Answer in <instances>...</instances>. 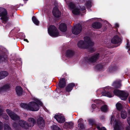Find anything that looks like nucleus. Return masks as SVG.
Returning <instances> with one entry per match:
<instances>
[{"instance_id": "8", "label": "nucleus", "mask_w": 130, "mask_h": 130, "mask_svg": "<svg viewBox=\"0 0 130 130\" xmlns=\"http://www.w3.org/2000/svg\"><path fill=\"white\" fill-rule=\"evenodd\" d=\"M115 117L114 116H113L111 118V123H115L114 126V129L115 130H121L120 127V122L119 121L115 120Z\"/></svg>"}, {"instance_id": "40", "label": "nucleus", "mask_w": 130, "mask_h": 130, "mask_svg": "<svg viewBox=\"0 0 130 130\" xmlns=\"http://www.w3.org/2000/svg\"><path fill=\"white\" fill-rule=\"evenodd\" d=\"M52 130H61L56 125H53L51 126Z\"/></svg>"}, {"instance_id": "37", "label": "nucleus", "mask_w": 130, "mask_h": 130, "mask_svg": "<svg viewBox=\"0 0 130 130\" xmlns=\"http://www.w3.org/2000/svg\"><path fill=\"white\" fill-rule=\"evenodd\" d=\"M107 107L106 105H104L102 106L101 108V110L104 112H106L107 110Z\"/></svg>"}, {"instance_id": "43", "label": "nucleus", "mask_w": 130, "mask_h": 130, "mask_svg": "<svg viewBox=\"0 0 130 130\" xmlns=\"http://www.w3.org/2000/svg\"><path fill=\"white\" fill-rule=\"evenodd\" d=\"M13 126L17 130H18L19 128V126H18L17 123H14L13 124Z\"/></svg>"}, {"instance_id": "26", "label": "nucleus", "mask_w": 130, "mask_h": 130, "mask_svg": "<svg viewBox=\"0 0 130 130\" xmlns=\"http://www.w3.org/2000/svg\"><path fill=\"white\" fill-rule=\"evenodd\" d=\"M74 54V52L71 49L68 50L66 53V55L67 57H70L72 56Z\"/></svg>"}, {"instance_id": "17", "label": "nucleus", "mask_w": 130, "mask_h": 130, "mask_svg": "<svg viewBox=\"0 0 130 130\" xmlns=\"http://www.w3.org/2000/svg\"><path fill=\"white\" fill-rule=\"evenodd\" d=\"M1 116L6 120H8L9 118L8 116L6 114L4 113V110L2 107L0 106V116Z\"/></svg>"}, {"instance_id": "7", "label": "nucleus", "mask_w": 130, "mask_h": 130, "mask_svg": "<svg viewBox=\"0 0 130 130\" xmlns=\"http://www.w3.org/2000/svg\"><path fill=\"white\" fill-rule=\"evenodd\" d=\"M82 27L80 24H76L72 29L73 33L75 35H77L80 33L82 31Z\"/></svg>"}, {"instance_id": "33", "label": "nucleus", "mask_w": 130, "mask_h": 130, "mask_svg": "<svg viewBox=\"0 0 130 130\" xmlns=\"http://www.w3.org/2000/svg\"><path fill=\"white\" fill-rule=\"evenodd\" d=\"M73 13L74 14H79L80 10L78 8H76L73 9L72 10Z\"/></svg>"}, {"instance_id": "41", "label": "nucleus", "mask_w": 130, "mask_h": 130, "mask_svg": "<svg viewBox=\"0 0 130 130\" xmlns=\"http://www.w3.org/2000/svg\"><path fill=\"white\" fill-rule=\"evenodd\" d=\"M103 68V67L100 64H98L95 67V68L96 69H98L99 70H102V69Z\"/></svg>"}, {"instance_id": "25", "label": "nucleus", "mask_w": 130, "mask_h": 130, "mask_svg": "<svg viewBox=\"0 0 130 130\" xmlns=\"http://www.w3.org/2000/svg\"><path fill=\"white\" fill-rule=\"evenodd\" d=\"M8 74V72L6 71H3L0 72V79L5 77Z\"/></svg>"}, {"instance_id": "10", "label": "nucleus", "mask_w": 130, "mask_h": 130, "mask_svg": "<svg viewBox=\"0 0 130 130\" xmlns=\"http://www.w3.org/2000/svg\"><path fill=\"white\" fill-rule=\"evenodd\" d=\"M37 123L39 127L42 129L45 127V123L43 118L41 117H39L38 119Z\"/></svg>"}, {"instance_id": "11", "label": "nucleus", "mask_w": 130, "mask_h": 130, "mask_svg": "<svg viewBox=\"0 0 130 130\" xmlns=\"http://www.w3.org/2000/svg\"><path fill=\"white\" fill-rule=\"evenodd\" d=\"M54 118L59 123H61L64 122L65 121V118L63 116L59 115H56L54 116Z\"/></svg>"}, {"instance_id": "52", "label": "nucleus", "mask_w": 130, "mask_h": 130, "mask_svg": "<svg viewBox=\"0 0 130 130\" xmlns=\"http://www.w3.org/2000/svg\"><path fill=\"white\" fill-rule=\"evenodd\" d=\"M24 40L25 41H26L27 42H29L26 39H24Z\"/></svg>"}, {"instance_id": "12", "label": "nucleus", "mask_w": 130, "mask_h": 130, "mask_svg": "<svg viewBox=\"0 0 130 130\" xmlns=\"http://www.w3.org/2000/svg\"><path fill=\"white\" fill-rule=\"evenodd\" d=\"M128 95L127 92L122 91L119 97L122 100H125L127 99Z\"/></svg>"}, {"instance_id": "39", "label": "nucleus", "mask_w": 130, "mask_h": 130, "mask_svg": "<svg viewBox=\"0 0 130 130\" xmlns=\"http://www.w3.org/2000/svg\"><path fill=\"white\" fill-rule=\"evenodd\" d=\"M92 1L90 0L87 2L86 4V6L88 8H90L91 7Z\"/></svg>"}, {"instance_id": "54", "label": "nucleus", "mask_w": 130, "mask_h": 130, "mask_svg": "<svg viewBox=\"0 0 130 130\" xmlns=\"http://www.w3.org/2000/svg\"><path fill=\"white\" fill-rule=\"evenodd\" d=\"M129 114L130 115V110H129Z\"/></svg>"}, {"instance_id": "45", "label": "nucleus", "mask_w": 130, "mask_h": 130, "mask_svg": "<svg viewBox=\"0 0 130 130\" xmlns=\"http://www.w3.org/2000/svg\"><path fill=\"white\" fill-rule=\"evenodd\" d=\"M3 128V123L0 121V130H2Z\"/></svg>"}, {"instance_id": "32", "label": "nucleus", "mask_w": 130, "mask_h": 130, "mask_svg": "<svg viewBox=\"0 0 130 130\" xmlns=\"http://www.w3.org/2000/svg\"><path fill=\"white\" fill-rule=\"evenodd\" d=\"M122 91L117 89L113 91V93L116 95L119 96Z\"/></svg>"}, {"instance_id": "5", "label": "nucleus", "mask_w": 130, "mask_h": 130, "mask_svg": "<svg viewBox=\"0 0 130 130\" xmlns=\"http://www.w3.org/2000/svg\"><path fill=\"white\" fill-rule=\"evenodd\" d=\"M0 19L2 20L3 22H6L8 20L7 13L6 9L0 7Z\"/></svg>"}, {"instance_id": "28", "label": "nucleus", "mask_w": 130, "mask_h": 130, "mask_svg": "<svg viewBox=\"0 0 130 130\" xmlns=\"http://www.w3.org/2000/svg\"><path fill=\"white\" fill-rule=\"evenodd\" d=\"M117 109L120 111H121L123 108V105L120 102H118L116 104Z\"/></svg>"}, {"instance_id": "27", "label": "nucleus", "mask_w": 130, "mask_h": 130, "mask_svg": "<svg viewBox=\"0 0 130 130\" xmlns=\"http://www.w3.org/2000/svg\"><path fill=\"white\" fill-rule=\"evenodd\" d=\"M92 26L94 28H99L101 27V25L99 22H96L92 24Z\"/></svg>"}, {"instance_id": "13", "label": "nucleus", "mask_w": 130, "mask_h": 130, "mask_svg": "<svg viewBox=\"0 0 130 130\" xmlns=\"http://www.w3.org/2000/svg\"><path fill=\"white\" fill-rule=\"evenodd\" d=\"M99 56V54L98 53L95 54L88 59V61L91 62H94L98 58Z\"/></svg>"}, {"instance_id": "29", "label": "nucleus", "mask_w": 130, "mask_h": 130, "mask_svg": "<svg viewBox=\"0 0 130 130\" xmlns=\"http://www.w3.org/2000/svg\"><path fill=\"white\" fill-rule=\"evenodd\" d=\"M118 69L119 68L117 66H110L109 68V71L110 72H112L118 70Z\"/></svg>"}, {"instance_id": "36", "label": "nucleus", "mask_w": 130, "mask_h": 130, "mask_svg": "<svg viewBox=\"0 0 130 130\" xmlns=\"http://www.w3.org/2000/svg\"><path fill=\"white\" fill-rule=\"evenodd\" d=\"M4 130H12L11 128L7 124H4Z\"/></svg>"}, {"instance_id": "38", "label": "nucleus", "mask_w": 130, "mask_h": 130, "mask_svg": "<svg viewBox=\"0 0 130 130\" xmlns=\"http://www.w3.org/2000/svg\"><path fill=\"white\" fill-rule=\"evenodd\" d=\"M89 123L90 125H92L95 124V122L94 120L93 119H90L89 120Z\"/></svg>"}, {"instance_id": "24", "label": "nucleus", "mask_w": 130, "mask_h": 130, "mask_svg": "<svg viewBox=\"0 0 130 130\" xmlns=\"http://www.w3.org/2000/svg\"><path fill=\"white\" fill-rule=\"evenodd\" d=\"M65 1L69 8L71 9H72L74 8L75 5L72 2L70 1V0H65Z\"/></svg>"}, {"instance_id": "50", "label": "nucleus", "mask_w": 130, "mask_h": 130, "mask_svg": "<svg viewBox=\"0 0 130 130\" xmlns=\"http://www.w3.org/2000/svg\"><path fill=\"white\" fill-rule=\"evenodd\" d=\"M126 130H130V127H127Z\"/></svg>"}, {"instance_id": "30", "label": "nucleus", "mask_w": 130, "mask_h": 130, "mask_svg": "<svg viewBox=\"0 0 130 130\" xmlns=\"http://www.w3.org/2000/svg\"><path fill=\"white\" fill-rule=\"evenodd\" d=\"M73 123L72 122H67L65 123V126H67V128H71L73 127Z\"/></svg>"}, {"instance_id": "49", "label": "nucleus", "mask_w": 130, "mask_h": 130, "mask_svg": "<svg viewBox=\"0 0 130 130\" xmlns=\"http://www.w3.org/2000/svg\"><path fill=\"white\" fill-rule=\"evenodd\" d=\"M85 10V7L84 6L82 7V8L81 9V10L82 11H84Z\"/></svg>"}, {"instance_id": "31", "label": "nucleus", "mask_w": 130, "mask_h": 130, "mask_svg": "<svg viewBox=\"0 0 130 130\" xmlns=\"http://www.w3.org/2000/svg\"><path fill=\"white\" fill-rule=\"evenodd\" d=\"M127 113L125 111L122 110L121 113V118L123 119H125L127 117Z\"/></svg>"}, {"instance_id": "20", "label": "nucleus", "mask_w": 130, "mask_h": 130, "mask_svg": "<svg viewBox=\"0 0 130 130\" xmlns=\"http://www.w3.org/2000/svg\"><path fill=\"white\" fill-rule=\"evenodd\" d=\"M59 28L60 30L62 32H64L67 30V26L64 23H62L60 25Z\"/></svg>"}, {"instance_id": "6", "label": "nucleus", "mask_w": 130, "mask_h": 130, "mask_svg": "<svg viewBox=\"0 0 130 130\" xmlns=\"http://www.w3.org/2000/svg\"><path fill=\"white\" fill-rule=\"evenodd\" d=\"M111 89V87L109 86H107L104 88L102 89L101 90H103V91L101 92L102 95L107 96L109 98H111L113 96V94L108 91L112 90V89Z\"/></svg>"}, {"instance_id": "48", "label": "nucleus", "mask_w": 130, "mask_h": 130, "mask_svg": "<svg viewBox=\"0 0 130 130\" xmlns=\"http://www.w3.org/2000/svg\"><path fill=\"white\" fill-rule=\"evenodd\" d=\"M115 26L116 27H119V24L118 23H116L115 24Z\"/></svg>"}, {"instance_id": "1", "label": "nucleus", "mask_w": 130, "mask_h": 130, "mask_svg": "<svg viewBox=\"0 0 130 130\" xmlns=\"http://www.w3.org/2000/svg\"><path fill=\"white\" fill-rule=\"evenodd\" d=\"M34 102H30L28 104L25 103H21L20 104V106L22 108L27 110L32 111H37L39 109L38 104L42 106L43 104L40 101L36 98H34Z\"/></svg>"}, {"instance_id": "14", "label": "nucleus", "mask_w": 130, "mask_h": 130, "mask_svg": "<svg viewBox=\"0 0 130 130\" xmlns=\"http://www.w3.org/2000/svg\"><path fill=\"white\" fill-rule=\"evenodd\" d=\"M83 120L81 119H79L78 121V127L79 130L85 129V127L83 123Z\"/></svg>"}, {"instance_id": "15", "label": "nucleus", "mask_w": 130, "mask_h": 130, "mask_svg": "<svg viewBox=\"0 0 130 130\" xmlns=\"http://www.w3.org/2000/svg\"><path fill=\"white\" fill-rule=\"evenodd\" d=\"M121 41L117 35L115 36L111 39V42L113 44H117L120 43Z\"/></svg>"}, {"instance_id": "51", "label": "nucleus", "mask_w": 130, "mask_h": 130, "mask_svg": "<svg viewBox=\"0 0 130 130\" xmlns=\"http://www.w3.org/2000/svg\"><path fill=\"white\" fill-rule=\"evenodd\" d=\"M4 58L2 57H1L0 56V60H4Z\"/></svg>"}, {"instance_id": "46", "label": "nucleus", "mask_w": 130, "mask_h": 130, "mask_svg": "<svg viewBox=\"0 0 130 130\" xmlns=\"http://www.w3.org/2000/svg\"><path fill=\"white\" fill-rule=\"evenodd\" d=\"M128 123L130 126V118H128L127 120Z\"/></svg>"}, {"instance_id": "23", "label": "nucleus", "mask_w": 130, "mask_h": 130, "mask_svg": "<svg viewBox=\"0 0 130 130\" xmlns=\"http://www.w3.org/2000/svg\"><path fill=\"white\" fill-rule=\"evenodd\" d=\"M15 90L18 95H19L22 94V89L21 87L17 86Z\"/></svg>"}, {"instance_id": "3", "label": "nucleus", "mask_w": 130, "mask_h": 130, "mask_svg": "<svg viewBox=\"0 0 130 130\" xmlns=\"http://www.w3.org/2000/svg\"><path fill=\"white\" fill-rule=\"evenodd\" d=\"M28 121L29 124L27 123V122L24 121L20 120L19 122V126L22 128L27 129L28 127H32L36 123L35 120L33 118H29L28 119Z\"/></svg>"}, {"instance_id": "42", "label": "nucleus", "mask_w": 130, "mask_h": 130, "mask_svg": "<svg viewBox=\"0 0 130 130\" xmlns=\"http://www.w3.org/2000/svg\"><path fill=\"white\" fill-rule=\"evenodd\" d=\"M127 43H126V48L127 49L129 50L130 49V46L129 44V42L128 40H126Z\"/></svg>"}, {"instance_id": "47", "label": "nucleus", "mask_w": 130, "mask_h": 130, "mask_svg": "<svg viewBox=\"0 0 130 130\" xmlns=\"http://www.w3.org/2000/svg\"><path fill=\"white\" fill-rule=\"evenodd\" d=\"M92 108H94L96 107L95 105L94 104H93L92 105Z\"/></svg>"}, {"instance_id": "4", "label": "nucleus", "mask_w": 130, "mask_h": 130, "mask_svg": "<svg viewBox=\"0 0 130 130\" xmlns=\"http://www.w3.org/2000/svg\"><path fill=\"white\" fill-rule=\"evenodd\" d=\"M48 31L49 35L52 37H57L59 36L57 28L54 25L50 26L48 28Z\"/></svg>"}, {"instance_id": "34", "label": "nucleus", "mask_w": 130, "mask_h": 130, "mask_svg": "<svg viewBox=\"0 0 130 130\" xmlns=\"http://www.w3.org/2000/svg\"><path fill=\"white\" fill-rule=\"evenodd\" d=\"M32 20L33 22L35 24L37 25H38L39 23V22L35 17H32Z\"/></svg>"}, {"instance_id": "44", "label": "nucleus", "mask_w": 130, "mask_h": 130, "mask_svg": "<svg viewBox=\"0 0 130 130\" xmlns=\"http://www.w3.org/2000/svg\"><path fill=\"white\" fill-rule=\"evenodd\" d=\"M94 102L95 103H99L101 102V101L99 100L96 99L94 101Z\"/></svg>"}, {"instance_id": "2", "label": "nucleus", "mask_w": 130, "mask_h": 130, "mask_svg": "<svg viewBox=\"0 0 130 130\" xmlns=\"http://www.w3.org/2000/svg\"><path fill=\"white\" fill-rule=\"evenodd\" d=\"M84 41L83 40L79 41L77 43L78 47L81 48H88L90 52H93L94 51L92 47L94 45V43L88 37H84Z\"/></svg>"}, {"instance_id": "18", "label": "nucleus", "mask_w": 130, "mask_h": 130, "mask_svg": "<svg viewBox=\"0 0 130 130\" xmlns=\"http://www.w3.org/2000/svg\"><path fill=\"white\" fill-rule=\"evenodd\" d=\"M121 80H117L113 83L112 85L116 88H120L121 86Z\"/></svg>"}, {"instance_id": "19", "label": "nucleus", "mask_w": 130, "mask_h": 130, "mask_svg": "<svg viewBox=\"0 0 130 130\" xmlns=\"http://www.w3.org/2000/svg\"><path fill=\"white\" fill-rule=\"evenodd\" d=\"M10 84H7L4 86L3 87L0 88V93L3 91H6L10 88Z\"/></svg>"}, {"instance_id": "9", "label": "nucleus", "mask_w": 130, "mask_h": 130, "mask_svg": "<svg viewBox=\"0 0 130 130\" xmlns=\"http://www.w3.org/2000/svg\"><path fill=\"white\" fill-rule=\"evenodd\" d=\"M6 111L7 114L11 118L14 120H18L20 119V117L16 114L9 109H7Z\"/></svg>"}, {"instance_id": "21", "label": "nucleus", "mask_w": 130, "mask_h": 130, "mask_svg": "<svg viewBox=\"0 0 130 130\" xmlns=\"http://www.w3.org/2000/svg\"><path fill=\"white\" fill-rule=\"evenodd\" d=\"M66 84V81L65 79L62 78L59 81V85L60 88H62L64 87Z\"/></svg>"}, {"instance_id": "22", "label": "nucleus", "mask_w": 130, "mask_h": 130, "mask_svg": "<svg viewBox=\"0 0 130 130\" xmlns=\"http://www.w3.org/2000/svg\"><path fill=\"white\" fill-rule=\"evenodd\" d=\"M75 85V84L73 83H71L69 84L66 88V91L68 92L71 91Z\"/></svg>"}, {"instance_id": "53", "label": "nucleus", "mask_w": 130, "mask_h": 130, "mask_svg": "<svg viewBox=\"0 0 130 130\" xmlns=\"http://www.w3.org/2000/svg\"><path fill=\"white\" fill-rule=\"evenodd\" d=\"M129 103H130V97L129 98Z\"/></svg>"}, {"instance_id": "35", "label": "nucleus", "mask_w": 130, "mask_h": 130, "mask_svg": "<svg viewBox=\"0 0 130 130\" xmlns=\"http://www.w3.org/2000/svg\"><path fill=\"white\" fill-rule=\"evenodd\" d=\"M95 126L99 130H106L104 127H102L101 124L99 125H96Z\"/></svg>"}, {"instance_id": "16", "label": "nucleus", "mask_w": 130, "mask_h": 130, "mask_svg": "<svg viewBox=\"0 0 130 130\" xmlns=\"http://www.w3.org/2000/svg\"><path fill=\"white\" fill-rule=\"evenodd\" d=\"M52 13L56 17H59L61 15L60 12L57 7H55L54 8Z\"/></svg>"}]
</instances>
